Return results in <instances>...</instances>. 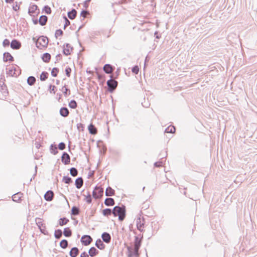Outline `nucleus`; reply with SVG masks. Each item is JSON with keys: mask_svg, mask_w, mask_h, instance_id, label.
Listing matches in <instances>:
<instances>
[{"mask_svg": "<svg viewBox=\"0 0 257 257\" xmlns=\"http://www.w3.org/2000/svg\"><path fill=\"white\" fill-rule=\"evenodd\" d=\"M114 68L109 64H105L103 66V71L106 74H111Z\"/></svg>", "mask_w": 257, "mask_h": 257, "instance_id": "18", "label": "nucleus"}, {"mask_svg": "<svg viewBox=\"0 0 257 257\" xmlns=\"http://www.w3.org/2000/svg\"><path fill=\"white\" fill-rule=\"evenodd\" d=\"M68 17L70 20H73L77 15V11L75 9H72L71 11L68 12Z\"/></svg>", "mask_w": 257, "mask_h": 257, "instance_id": "29", "label": "nucleus"}, {"mask_svg": "<svg viewBox=\"0 0 257 257\" xmlns=\"http://www.w3.org/2000/svg\"><path fill=\"white\" fill-rule=\"evenodd\" d=\"M58 149L60 150H64L66 148V145L63 142H61L59 144Z\"/></svg>", "mask_w": 257, "mask_h": 257, "instance_id": "48", "label": "nucleus"}, {"mask_svg": "<svg viewBox=\"0 0 257 257\" xmlns=\"http://www.w3.org/2000/svg\"><path fill=\"white\" fill-rule=\"evenodd\" d=\"M59 113L61 116L64 117H67L69 114V109L66 107H62L59 110Z\"/></svg>", "mask_w": 257, "mask_h": 257, "instance_id": "17", "label": "nucleus"}, {"mask_svg": "<svg viewBox=\"0 0 257 257\" xmlns=\"http://www.w3.org/2000/svg\"><path fill=\"white\" fill-rule=\"evenodd\" d=\"M92 240V237L89 235H84L81 238V243L85 246L90 244Z\"/></svg>", "mask_w": 257, "mask_h": 257, "instance_id": "7", "label": "nucleus"}, {"mask_svg": "<svg viewBox=\"0 0 257 257\" xmlns=\"http://www.w3.org/2000/svg\"><path fill=\"white\" fill-rule=\"evenodd\" d=\"M101 238L103 241L106 243H109L111 241V236L109 233L106 232L102 233Z\"/></svg>", "mask_w": 257, "mask_h": 257, "instance_id": "13", "label": "nucleus"}, {"mask_svg": "<svg viewBox=\"0 0 257 257\" xmlns=\"http://www.w3.org/2000/svg\"><path fill=\"white\" fill-rule=\"evenodd\" d=\"M68 245V241L66 239H62L60 242V246L63 249H65Z\"/></svg>", "mask_w": 257, "mask_h": 257, "instance_id": "38", "label": "nucleus"}, {"mask_svg": "<svg viewBox=\"0 0 257 257\" xmlns=\"http://www.w3.org/2000/svg\"><path fill=\"white\" fill-rule=\"evenodd\" d=\"M63 233L64 235L67 237L71 236L72 234V230L70 229L69 227L65 228Z\"/></svg>", "mask_w": 257, "mask_h": 257, "instance_id": "31", "label": "nucleus"}, {"mask_svg": "<svg viewBox=\"0 0 257 257\" xmlns=\"http://www.w3.org/2000/svg\"><path fill=\"white\" fill-rule=\"evenodd\" d=\"M64 49L63 50V54L66 56H68L71 54V52L73 50V47H72L69 44L66 43L63 45Z\"/></svg>", "mask_w": 257, "mask_h": 257, "instance_id": "8", "label": "nucleus"}, {"mask_svg": "<svg viewBox=\"0 0 257 257\" xmlns=\"http://www.w3.org/2000/svg\"><path fill=\"white\" fill-rule=\"evenodd\" d=\"M129 2H130V0H120L118 1V4H126Z\"/></svg>", "mask_w": 257, "mask_h": 257, "instance_id": "61", "label": "nucleus"}, {"mask_svg": "<svg viewBox=\"0 0 257 257\" xmlns=\"http://www.w3.org/2000/svg\"><path fill=\"white\" fill-rule=\"evenodd\" d=\"M102 214L105 216H109L112 214V210L110 208H105L102 210Z\"/></svg>", "mask_w": 257, "mask_h": 257, "instance_id": "39", "label": "nucleus"}, {"mask_svg": "<svg viewBox=\"0 0 257 257\" xmlns=\"http://www.w3.org/2000/svg\"><path fill=\"white\" fill-rule=\"evenodd\" d=\"M104 204L107 206H111L114 205L115 201L112 198H106L104 200Z\"/></svg>", "mask_w": 257, "mask_h": 257, "instance_id": "26", "label": "nucleus"}, {"mask_svg": "<svg viewBox=\"0 0 257 257\" xmlns=\"http://www.w3.org/2000/svg\"><path fill=\"white\" fill-rule=\"evenodd\" d=\"M3 60L6 62L8 61L10 62H13L14 60L13 57L9 52H5L3 54Z\"/></svg>", "mask_w": 257, "mask_h": 257, "instance_id": "15", "label": "nucleus"}, {"mask_svg": "<svg viewBox=\"0 0 257 257\" xmlns=\"http://www.w3.org/2000/svg\"><path fill=\"white\" fill-rule=\"evenodd\" d=\"M22 195V194L21 192H18L14 194L12 197L13 201L16 202H19L21 200Z\"/></svg>", "mask_w": 257, "mask_h": 257, "instance_id": "28", "label": "nucleus"}, {"mask_svg": "<svg viewBox=\"0 0 257 257\" xmlns=\"http://www.w3.org/2000/svg\"><path fill=\"white\" fill-rule=\"evenodd\" d=\"M175 132V127L174 126H169L165 129L166 133H174Z\"/></svg>", "mask_w": 257, "mask_h": 257, "instance_id": "43", "label": "nucleus"}, {"mask_svg": "<svg viewBox=\"0 0 257 257\" xmlns=\"http://www.w3.org/2000/svg\"><path fill=\"white\" fill-rule=\"evenodd\" d=\"M142 105L146 108H148L150 106V104L148 102H146L145 101L144 102H142Z\"/></svg>", "mask_w": 257, "mask_h": 257, "instance_id": "63", "label": "nucleus"}, {"mask_svg": "<svg viewBox=\"0 0 257 257\" xmlns=\"http://www.w3.org/2000/svg\"><path fill=\"white\" fill-rule=\"evenodd\" d=\"M54 197V193L51 190L47 191L44 195V199L47 201H51Z\"/></svg>", "mask_w": 257, "mask_h": 257, "instance_id": "14", "label": "nucleus"}, {"mask_svg": "<svg viewBox=\"0 0 257 257\" xmlns=\"http://www.w3.org/2000/svg\"><path fill=\"white\" fill-rule=\"evenodd\" d=\"M7 86L5 84L3 81L0 80V89L1 91H4L6 89Z\"/></svg>", "mask_w": 257, "mask_h": 257, "instance_id": "50", "label": "nucleus"}, {"mask_svg": "<svg viewBox=\"0 0 257 257\" xmlns=\"http://www.w3.org/2000/svg\"><path fill=\"white\" fill-rule=\"evenodd\" d=\"M37 10L38 6L36 5L33 4L29 7L28 13L30 16H34V14L36 13Z\"/></svg>", "mask_w": 257, "mask_h": 257, "instance_id": "16", "label": "nucleus"}, {"mask_svg": "<svg viewBox=\"0 0 257 257\" xmlns=\"http://www.w3.org/2000/svg\"><path fill=\"white\" fill-rule=\"evenodd\" d=\"M62 181L66 184H70L72 182V180L70 177L66 176L63 177Z\"/></svg>", "mask_w": 257, "mask_h": 257, "instance_id": "42", "label": "nucleus"}, {"mask_svg": "<svg viewBox=\"0 0 257 257\" xmlns=\"http://www.w3.org/2000/svg\"><path fill=\"white\" fill-rule=\"evenodd\" d=\"M88 130L89 133L93 135H95L97 133V130L96 127L93 125L92 123H90L88 126Z\"/></svg>", "mask_w": 257, "mask_h": 257, "instance_id": "21", "label": "nucleus"}, {"mask_svg": "<svg viewBox=\"0 0 257 257\" xmlns=\"http://www.w3.org/2000/svg\"><path fill=\"white\" fill-rule=\"evenodd\" d=\"M48 76L49 74L48 72L46 71L42 72L40 76V80L42 81H45L48 78Z\"/></svg>", "mask_w": 257, "mask_h": 257, "instance_id": "36", "label": "nucleus"}, {"mask_svg": "<svg viewBox=\"0 0 257 257\" xmlns=\"http://www.w3.org/2000/svg\"><path fill=\"white\" fill-rule=\"evenodd\" d=\"M59 69L56 67H54L53 68L51 71V75L53 77H56L58 75V73L59 72Z\"/></svg>", "mask_w": 257, "mask_h": 257, "instance_id": "44", "label": "nucleus"}, {"mask_svg": "<svg viewBox=\"0 0 257 257\" xmlns=\"http://www.w3.org/2000/svg\"><path fill=\"white\" fill-rule=\"evenodd\" d=\"M132 71L133 73L137 74L139 71V68L137 65L134 66L132 69Z\"/></svg>", "mask_w": 257, "mask_h": 257, "instance_id": "49", "label": "nucleus"}, {"mask_svg": "<svg viewBox=\"0 0 257 257\" xmlns=\"http://www.w3.org/2000/svg\"><path fill=\"white\" fill-rule=\"evenodd\" d=\"M13 9L15 11H17L20 9V6L18 5L17 2H16L15 5L13 6Z\"/></svg>", "mask_w": 257, "mask_h": 257, "instance_id": "57", "label": "nucleus"}, {"mask_svg": "<svg viewBox=\"0 0 257 257\" xmlns=\"http://www.w3.org/2000/svg\"><path fill=\"white\" fill-rule=\"evenodd\" d=\"M10 45L11 48L14 50H18L21 47V42L16 39L13 40Z\"/></svg>", "mask_w": 257, "mask_h": 257, "instance_id": "10", "label": "nucleus"}, {"mask_svg": "<svg viewBox=\"0 0 257 257\" xmlns=\"http://www.w3.org/2000/svg\"><path fill=\"white\" fill-rule=\"evenodd\" d=\"M69 221V220L66 217H62L59 219V224L60 226H63L65 224H66Z\"/></svg>", "mask_w": 257, "mask_h": 257, "instance_id": "33", "label": "nucleus"}, {"mask_svg": "<svg viewBox=\"0 0 257 257\" xmlns=\"http://www.w3.org/2000/svg\"><path fill=\"white\" fill-rule=\"evenodd\" d=\"M83 180L81 177L77 178L75 181V185L77 189H80L83 186Z\"/></svg>", "mask_w": 257, "mask_h": 257, "instance_id": "22", "label": "nucleus"}, {"mask_svg": "<svg viewBox=\"0 0 257 257\" xmlns=\"http://www.w3.org/2000/svg\"><path fill=\"white\" fill-rule=\"evenodd\" d=\"M65 73H66V75L67 77H70V74H71V69L69 67H66V69H65Z\"/></svg>", "mask_w": 257, "mask_h": 257, "instance_id": "51", "label": "nucleus"}, {"mask_svg": "<svg viewBox=\"0 0 257 257\" xmlns=\"http://www.w3.org/2000/svg\"><path fill=\"white\" fill-rule=\"evenodd\" d=\"M70 174L73 177H76L78 174V170L76 168L72 167L70 169Z\"/></svg>", "mask_w": 257, "mask_h": 257, "instance_id": "40", "label": "nucleus"}, {"mask_svg": "<svg viewBox=\"0 0 257 257\" xmlns=\"http://www.w3.org/2000/svg\"><path fill=\"white\" fill-rule=\"evenodd\" d=\"M89 255L85 251H84L80 254V257H89Z\"/></svg>", "mask_w": 257, "mask_h": 257, "instance_id": "64", "label": "nucleus"}, {"mask_svg": "<svg viewBox=\"0 0 257 257\" xmlns=\"http://www.w3.org/2000/svg\"><path fill=\"white\" fill-rule=\"evenodd\" d=\"M63 32L62 31V30L61 29H58V30H57L55 32V36L56 38H57V37L58 36H62L63 35Z\"/></svg>", "mask_w": 257, "mask_h": 257, "instance_id": "47", "label": "nucleus"}, {"mask_svg": "<svg viewBox=\"0 0 257 257\" xmlns=\"http://www.w3.org/2000/svg\"><path fill=\"white\" fill-rule=\"evenodd\" d=\"M80 213V209L78 207L74 206L71 209V215H78Z\"/></svg>", "mask_w": 257, "mask_h": 257, "instance_id": "32", "label": "nucleus"}, {"mask_svg": "<svg viewBox=\"0 0 257 257\" xmlns=\"http://www.w3.org/2000/svg\"><path fill=\"white\" fill-rule=\"evenodd\" d=\"M112 76L110 75V79L107 81L106 84L108 87L107 90L110 93H112L117 86L118 82L115 80H112Z\"/></svg>", "mask_w": 257, "mask_h": 257, "instance_id": "3", "label": "nucleus"}, {"mask_svg": "<svg viewBox=\"0 0 257 257\" xmlns=\"http://www.w3.org/2000/svg\"><path fill=\"white\" fill-rule=\"evenodd\" d=\"M43 11L47 14H50L51 13V9L48 6H45L43 8Z\"/></svg>", "mask_w": 257, "mask_h": 257, "instance_id": "46", "label": "nucleus"}, {"mask_svg": "<svg viewBox=\"0 0 257 257\" xmlns=\"http://www.w3.org/2000/svg\"><path fill=\"white\" fill-rule=\"evenodd\" d=\"M91 0H86L84 3V7L86 9L88 7L89 3L90 2Z\"/></svg>", "mask_w": 257, "mask_h": 257, "instance_id": "60", "label": "nucleus"}, {"mask_svg": "<svg viewBox=\"0 0 257 257\" xmlns=\"http://www.w3.org/2000/svg\"><path fill=\"white\" fill-rule=\"evenodd\" d=\"M88 253L91 257H94L98 254L99 251L95 247H91L89 249Z\"/></svg>", "mask_w": 257, "mask_h": 257, "instance_id": "24", "label": "nucleus"}, {"mask_svg": "<svg viewBox=\"0 0 257 257\" xmlns=\"http://www.w3.org/2000/svg\"><path fill=\"white\" fill-rule=\"evenodd\" d=\"M115 194V191L110 187L106 188L105 194L106 196H112Z\"/></svg>", "mask_w": 257, "mask_h": 257, "instance_id": "27", "label": "nucleus"}, {"mask_svg": "<svg viewBox=\"0 0 257 257\" xmlns=\"http://www.w3.org/2000/svg\"><path fill=\"white\" fill-rule=\"evenodd\" d=\"M68 105L71 108L75 109L77 107V103L75 100L73 99L69 102Z\"/></svg>", "mask_w": 257, "mask_h": 257, "instance_id": "41", "label": "nucleus"}, {"mask_svg": "<svg viewBox=\"0 0 257 257\" xmlns=\"http://www.w3.org/2000/svg\"><path fill=\"white\" fill-rule=\"evenodd\" d=\"M77 129L79 131H83L84 129V125L81 123H77Z\"/></svg>", "mask_w": 257, "mask_h": 257, "instance_id": "56", "label": "nucleus"}, {"mask_svg": "<svg viewBox=\"0 0 257 257\" xmlns=\"http://www.w3.org/2000/svg\"><path fill=\"white\" fill-rule=\"evenodd\" d=\"M36 79L34 76H29L27 79V83L30 85H33L36 82Z\"/></svg>", "mask_w": 257, "mask_h": 257, "instance_id": "35", "label": "nucleus"}, {"mask_svg": "<svg viewBox=\"0 0 257 257\" xmlns=\"http://www.w3.org/2000/svg\"><path fill=\"white\" fill-rule=\"evenodd\" d=\"M79 249L77 247H73L69 251V255L71 257H76L79 254Z\"/></svg>", "mask_w": 257, "mask_h": 257, "instance_id": "20", "label": "nucleus"}, {"mask_svg": "<svg viewBox=\"0 0 257 257\" xmlns=\"http://www.w3.org/2000/svg\"><path fill=\"white\" fill-rule=\"evenodd\" d=\"M64 89V91H63V94L66 97L68 95H70V90L66 87V85H65L62 88V89Z\"/></svg>", "mask_w": 257, "mask_h": 257, "instance_id": "45", "label": "nucleus"}, {"mask_svg": "<svg viewBox=\"0 0 257 257\" xmlns=\"http://www.w3.org/2000/svg\"><path fill=\"white\" fill-rule=\"evenodd\" d=\"M36 223L41 233L45 235H46L48 233V231L46 230V226L44 224H43L41 218H36Z\"/></svg>", "mask_w": 257, "mask_h": 257, "instance_id": "5", "label": "nucleus"}, {"mask_svg": "<svg viewBox=\"0 0 257 257\" xmlns=\"http://www.w3.org/2000/svg\"><path fill=\"white\" fill-rule=\"evenodd\" d=\"M85 200L89 204L92 202V198L90 194H88V195L86 196Z\"/></svg>", "mask_w": 257, "mask_h": 257, "instance_id": "53", "label": "nucleus"}, {"mask_svg": "<svg viewBox=\"0 0 257 257\" xmlns=\"http://www.w3.org/2000/svg\"><path fill=\"white\" fill-rule=\"evenodd\" d=\"M88 13V12L85 10H82L80 13V17H83V18H85L86 14Z\"/></svg>", "mask_w": 257, "mask_h": 257, "instance_id": "58", "label": "nucleus"}, {"mask_svg": "<svg viewBox=\"0 0 257 257\" xmlns=\"http://www.w3.org/2000/svg\"><path fill=\"white\" fill-rule=\"evenodd\" d=\"M42 59L44 62L48 63L51 59V55L48 53H44L42 56Z\"/></svg>", "mask_w": 257, "mask_h": 257, "instance_id": "30", "label": "nucleus"}, {"mask_svg": "<svg viewBox=\"0 0 257 257\" xmlns=\"http://www.w3.org/2000/svg\"><path fill=\"white\" fill-rule=\"evenodd\" d=\"M61 161L65 165H67L70 162V157L68 153L63 152L61 157Z\"/></svg>", "mask_w": 257, "mask_h": 257, "instance_id": "11", "label": "nucleus"}, {"mask_svg": "<svg viewBox=\"0 0 257 257\" xmlns=\"http://www.w3.org/2000/svg\"><path fill=\"white\" fill-rule=\"evenodd\" d=\"M127 257H139V249H135L131 246H127Z\"/></svg>", "mask_w": 257, "mask_h": 257, "instance_id": "6", "label": "nucleus"}, {"mask_svg": "<svg viewBox=\"0 0 257 257\" xmlns=\"http://www.w3.org/2000/svg\"><path fill=\"white\" fill-rule=\"evenodd\" d=\"M48 21V17L45 15L41 16L39 19V23L42 26H45Z\"/></svg>", "mask_w": 257, "mask_h": 257, "instance_id": "23", "label": "nucleus"}, {"mask_svg": "<svg viewBox=\"0 0 257 257\" xmlns=\"http://www.w3.org/2000/svg\"><path fill=\"white\" fill-rule=\"evenodd\" d=\"M32 40L35 43L36 47L40 49L46 47L48 44V39L46 36H41L38 39L33 37Z\"/></svg>", "mask_w": 257, "mask_h": 257, "instance_id": "2", "label": "nucleus"}, {"mask_svg": "<svg viewBox=\"0 0 257 257\" xmlns=\"http://www.w3.org/2000/svg\"><path fill=\"white\" fill-rule=\"evenodd\" d=\"M10 44V41L7 39H5L3 42V45L5 47H7V46H9Z\"/></svg>", "mask_w": 257, "mask_h": 257, "instance_id": "55", "label": "nucleus"}, {"mask_svg": "<svg viewBox=\"0 0 257 257\" xmlns=\"http://www.w3.org/2000/svg\"><path fill=\"white\" fill-rule=\"evenodd\" d=\"M144 219L143 218V220L142 221V219L141 217H139L137 219V229L140 231L141 232H143L144 231Z\"/></svg>", "mask_w": 257, "mask_h": 257, "instance_id": "9", "label": "nucleus"}, {"mask_svg": "<svg viewBox=\"0 0 257 257\" xmlns=\"http://www.w3.org/2000/svg\"><path fill=\"white\" fill-rule=\"evenodd\" d=\"M64 19L65 20V25L69 26L70 25V22L68 20V19L65 16H64Z\"/></svg>", "mask_w": 257, "mask_h": 257, "instance_id": "62", "label": "nucleus"}, {"mask_svg": "<svg viewBox=\"0 0 257 257\" xmlns=\"http://www.w3.org/2000/svg\"><path fill=\"white\" fill-rule=\"evenodd\" d=\"M21 73L20 72L17 73V69L16 67H12L8 70L7 74L11 76H17Z\"/></svg>", "mask_w": 257, "mask_h": 257, "instance_id": "19", "label": "nucleus"}, {"mask_svg": "<svg viewBox=\"0 0 257 257\" xmlns=\"http://www.w3.org/2000/svg\"><path fill=\"white\" fill-rule=\"evenodd\" d=\"M49 88V91H50V93H53L54 94H55L56 93V91H55L56 87H55V86L52 85H50Z\"/></svg>", "mask_w": 257, "mask_h": 257, "instance_id": "52", "label": "nucleus"}, {"mask_svg": "<svg viewBox=\"0 0 257 257\" xmlns=\"http://www.w3.org/2000/svg\"><path fill=\"white\" fill-rule=\"evenodd\" d=\"M95 245L98 248L101 250L104 249L105 247V244L103 243V241L100 238H98L96 240L95 242Z\"/></svg>", "mask_w": 257, "mask_h": 257, "instance_id": "25", "label": "nucleus"}, {"mask_svg": "<svg viewBox=\"0 0 257 257\" xmlns=\"http://www.w3.org/2000/svg\"><path fill=\"white\" fill-rule=\"evenodd\" d=\"M62 58V55L61 54H58L56 56V61L55 63L60 60Z\"/></svg>", "mask_w": 257, "mask_h": 257, "instance_id": "59", "label": "nucleus"}, {"mask_svg": "<svg viewBox=\"0 0 257 257\" xmlns=\"http://www.w3.org/2000/svg\"><path fill=\"white\" fill-rule=\"evenodd\" d=\"M103 188L101 186H96L92 192V196L95 199L101 198L103 195Z\"/></svg>", "mask_w": 257, "mask_h": 257, "instance_id": "4", "label": "nucleus"}, {"mask_svg": "<svg viewBox=\"0 0 257 257\" xmlns=\"http://www.w3.org/2000/svg\"><path fill=\"white\" fill-rule=\"evenodd\" d=\"M142 238H143V236L141 238H139L137 236H135V241H134V245L133 248L139 250V249L141 246Z\"/></svg>", "mask_w": 257, "mask_h": 257, "instance_id": "12", "label": "nucleus"}, {"mask_svg": "<svg viewBox=\"0 0 257 257\" xmlns=\"http://www.w3.org/2000/svg\"><path fill=\"white\" fill-rule=\"evenodd\" d=\"M125 206L122 205L121 206H115L112 209V214L114 216H118L119 221L124 220L125 217Z\"/></svg>", "mask_w": 257, "mask_h": 257, "instance_id": "1", "label": "nucleus"}, {"mask_svg": "<svg viewBox=\"0 0 257 257\" xmlns=\"http://www.w3.org/2000/svg\"><path fill=\"white\" fill-rule=\"evenodd\" d=\"M163 165V162L162 161H159L158 162H156L154 163V166L157 168H159L160 167H162Z\"/></svg>", "mask_w": 257, "mask_h": 257, "instance_id": "54", "label": "nucleus"}, {"mask_svg": "<svg viewBox=\"0 0 257 257\" xmlns=\"http://www.w3.org/2000/svg\"><path fill=\"white\" fill-rule=\"evenodd\" d=\"M50 152L53 155H56L58 151L57 150V147L56 145L51 144L50 148Z\"/></svg>", "mask_w": 257, "mask_h": 257, "instance_id": "37", "label": "nucleus"}, {"mask_svg": "<svg viewBox=\"0 0 257 257\" xmlns=\"http://www.w3.org/2000/svg\"><path fill=\"white\" fill-rule=\"evenodd\" d=\"M63 232L60 229L55 230L54 232V236L56 239H60L62 236Z\"/></svg>", "mask_w": 257, "mask_h": 257, "instance_id": "34", "label": "nucleus"}]
</instances>
